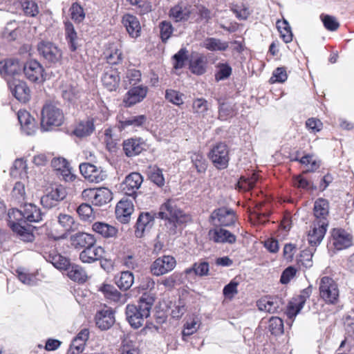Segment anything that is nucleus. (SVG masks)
Listing matches in <instances>:
<instances>
[{"instance_id":"1","label":"nucleus","mask_w":354,"mask_h":354,"mask_svg":"<svg viewBox=\"0 0 354 354\" xmlns=\"http://www.w3.org/2000/svg\"><path fill=\"white\" fill-rule=\"evenodd\" d=\"M154 301L155 297L152 294L145 292L140 297L138 306L133 304L127 306L126 317L131 327L138 328L143 325L145 319L150 315Z\"/></svg>"},{"instance_id":"2","label":"nucleus","mask_w":354,"mask_h":354,"mask_svg":"<svg viewBox=\"0 0 354 354\" xmlns=\"http://www.w3.org/2000/svg\"><path fill=\"white\" fill-rule=\"evenodd\" d=\"M159 216L165 220V227L170 235L176 234L178 227L190 219L188 215L177 207L175 201L171 199L161 205Z\"/></svg>"},{"instance_id":"3","label":"nucleus","mask_w":354,"mask_h":354,"mask_svg":"<svg viewBox=\"0 0 354 354\" xmlns=\"http://www.w3.org/2000/svg\"><path fill=\"white\" fill-rule=\"evenodd\" d=\"M64 120V113L59 107L51 103L44 106L41 111V129L51 131L55 127L61 126Z\"/></svg>"},{"instance_id":"4","label":"nucleus","mask_w":354,"mask_h":354,"mask_svg":"<svg viewBox=\"0 0 354 354\" xmlns=\"http://www.w3.org/2000/svg\"><path fill=\"white\" fill-rule=\"evenodd\" d=\"M319 296L328 304H336L339 301V290L337 283L331 277H323L320 279Z\"/></svg>"},{"instance_id":"5","label":"nucleus","mask_w":354,"mask_h":354,"mask_svg":"<svg viewBox=\"0 0 354 354\" xmlns=\"http://www.w3.org/2000/svg\"><path fill=\"white\" fill-rule=\"evenodd\" d=\"M8 216L10 226L13 232H16L24 241H32L33 234L19 223L20 221H24L23 208L20 210L17 209L10 210Z\"/></svg>"},{"instance_id":"6","label":"nucleus","mask_w":354,"mask_h":354,"mask_svg":"<svg viewBox=\"0 0 354 354\" xmlns=\"http://www.w3.org/2000/svg\"><path fill=\"white\" fill-rule=\"evenodd\" d=\"M209 158L218 169H225L229 162V150L224 143L215 145L209 153Z\"/></svg>"},{"instance_id":"7","label":"nucleus","mask_w":354,"mask_h":354,"mask_svg":"<svg viewBox=\"0 0 354 354\" xmlns=\"http://www.w3.org/2000/svg\"><path fill=\"white\" fill-rule=\"evenodd\" d=\"M37 50L48 63L57 64L61 62L62 50L50 41L39 42L37 45Z\"/></svg>"},{"instance_id":"8","label":"nucleus","mask_w":354,"mask_h":354,"mask_svg":"<svg viewBox=\"0 0 354 354\" xmlns=\"http://www.w3.org/2000/svg\"><path fill=\"white\" fill-rule=\"evenodd\" d=\"M210 220L214 225L218 226H230L235 223L234 212L230 208L223 207L214 209L210 216Z\"/></svg>"},{"instance_id":"9","label":"nucleus","mask_w":354,"mask_h":354,"mask_svg":"<svg viewBox=\"0 0 354 354\" xmlns=\"http://www.w3.org/2000/svg\"><path fill=\"white\" fill-rule=\"evenodd\" d=\"M176 261L174 257L165 255L156 259L151 265V272L155 276H161L174 270Z\"/></svg>"},{"instance_id":"10","label":"nucleus","mask_w":354,"mask_h":354,"mask_svg":"<svg viewBox=\"0 0 354 354\" xmlns=\"http://www.w3.org/2000/svg\"><path fill=\"white\" fill-rule=\"evenodd\" d=\"M80 171L84 177L88 181L99 183L104 180L107 174L101 167H97L91 163H82L80 165Z\"/></svg>"},{"instance_id":"11","label":"nucleus","mask_w":354,"mask_h":354,"mask_svg":"<svg viewBox=\"0 0 354 354\" xmlns=\"http://www.w3.org/2000/svg\"><path fill=\"white\" fill-rule=\"evenodd\" d=\"M67 195L66 189L62 185H56L50 192L41 198L40 202L44 207L50 209L64 200Z\"/></svg>"},{"instance_id":"12","label":"nucleus","mask_w":354,"mask_h":354,"mask_svg":"<svg viewBox=\"0 0 354 354\" xmlns=\"http://www.w3.org/2000/svg\"><path fill=\"white\" fill-rule=\"evenodd\" d=\"M8 84L10 91L16 99L22 102H26L29 100L30 91L25 82L12 78L8 80Z\"/></svg>"},{"instance_id":"13","label":"nucleus","mask_w":354,"mask_h":354,"mask_svg":"<svg viewBox=\"0 0 354 354\" xmlns=\"http://www.w3.org/2000/svg\"><path fill=\"white\" fill-rule=\"evenodd\" d=\"M257 306L261 311L277 313L283 310V301L277 297H264L257 301Z\"/></svg>"},{"instance_id":"14","label":"nucleus","mask_w":354,"mask_h":354,"mask_svg":"<svg viewBox=\"0 0 354 354\" xmlns=\"http://www.w3.org/2000/svg\"><path fill=\"white\" fill-rule=\"evenodd\" d=\"M328 226V221L320 220L315 222L308 232V241L311 246L318 245L322 241Z\"/></svg>"},{"instance_id":"15","label":"nucleus","mask_w":354,"mask_h":354,"mask_svg":"<svg viewBox=\"0 0 354 354\" xmlns=\"http://www.w3.org/2000/svg\"><path fill=\"white\" fill-rule=\"evenodd\" d=\"M24 73L28 80L32 82L44 80V68L36 60H30L24 66Z\"/></svg>"},{"instance_id":"16","label":"nucleus","mask_w":354,"mask_h":354,"mask_svg":"<svg viewBox=\"0 0 354 354\" xmlns=\"http://www.w3.org/2000/svg\"><path fill=\"white\" fill-rule=\"evenodd\" d=\"M154 223V217L149 212L140 214L136 223L135 235L138 238L144 236L145 232H149Z\"/></svg>"},{"instance_id":"17","label":"nucleus","mask_w":354,"mask_h":354,"mask_svg":"<svg viewBox=\"0 0 354 354\" xmlns=\"http://www.w3.org/2000/svg\"><path fill=\"white\" fill-rule=\"evenodd\" d=\"M208 236L209 239L216 243L233 244L236 241V237L234 234L220 227L209 230Z\"/></svg>"},{"instance_id":"18","label":"nucleus","mask_w":354,"mask_h":354,"mask_svg":"<svg viewBox=\"0 0 354 354\" xmlns=\"http://www.w3.org/2000/svg\"><path fill=\"white\" fill-rule=\"evenodd\" d=\"M142 181V176L139 173H131L122 183V191L126 195L133 196L140 187Z\"/></svg>"},{"instance_id":"19","label":"nucleus","mask_w":354,"mask_h":354,"mask_svg":"<svg viewBox=\"0 0 354 354\" xmlns=\"http://www.w3.org/2000/svg\"><path fill=\"white\" fill-rule=\"evenodd\" d=\"M71 245L75 249H86L90 246H94L96 239L94 235L86 232H77L70 238Z\"/></svg>"},{"instance_id":"20","label":"nucleus","mask_w":354,"mask_h":354,"mask_svg":"<svg viewBox=\"0 0 354 354\" xmlns=\"http://www.w3.org/2000/svg\"><path fill=\"white\" fill-rule=\"evenodd\" d=\"M105 254L104 249L101 246H90L80 253V259L84 263H92L100 261Z\"/></svg>"},{"instance_id":"21","label":"nucleus","mask_w":354,"mask_h":354,"mask_svg":"<svg viewBox=\"0 0 354 354\" xmlns=\"http://www.w3.org/2000/svg\"><path fill=\"white\" fill-rule=\"evenodd\" d=\"M332 237L333 244L338 250L347 248L352 245V237L351 234L343 229H333Z\"/></svg>"},{"instance_id":"22","label":"nucleus","mask_w":354,"mask_h":354,"mask_svg":"<svg viewBox=\"0 0 354 354\" xmlns=\"http://www.w3.org/2000/svg\"><path fill=\"white\" fill-rule=\"evenodd\" d=\"M133 210L134 207L131 201L122 199L118 202L115 207L116 218L120 222L127 223L130 221L131 215Z\"/></svg>"},{"instance_id":"23","label":"nucleus","mask_w":354,"mask_h":354,"mask_svg":"<svg viewBox=\"0 0 354 354\" xmlns=\"http://www.w3.org/2000/svg\"><path fill=\"white\" fill-rule=\"evenodd\" d=\"M102 82L104 87L109 91H115L120 82V73L113 67H107L104 71Z\"/></svg>"},{"instance_id":"24","label":"nucleus","mask_w":354,"mask_h":354,"mask_svg":"<svg viewBox=\"0 0 354 354\" xmlns=\"http://www.w3.org/2000/svg\"><path fill=\"white\" fill-rule=\"evenodd\" d=\"M148 88L143 85L133 86L127 93L124 100L127 106L140 102L146 97Z\"/></svg>"},{"instance_id":"25","label":"nucleus","mask_w":354,"mask_h":354,"mask_svg":"<svg viewBox=\"0 0 354 354\" xmlns=\"http://www.w3.org/2000/svg\"><path fill=\"white\" fill-rule=\"evenodd\" d=\"M95 319L96 326L102 330L110 328L115 323L114 314L111 309L98 311Z\"/></svg>"},{"instance_id":"26","label":"nucleus","mask_w":354,"mask_h":354,"mask_svg":"<svg viewBox=\"0 0 354 354\" xmlns=\"http://www.w3.org/2000/svg\"><path fill=\"white\" fill-rule=\"evenodd\" d=\"M17 116L23 131L28 136L34 134L37 129L36 123L30 114L26 111L20 110L18 112Z\"/></svg>"},{"instance_id":"27","label":"nucleus","mask_w":354,"mask_h":354,"mask_svg":"<svg viewBox=\"0 0 354 354\" xmlns=\"http://www.w3.org/2000/svg\"><path fill=\"white\" fill-rule=\"evenodd\" d=\"M192 12V6L180 3L171 8L169 11V17L175 21H187Z\"/></svg>"},{"instance_id":"28","label":"nucleus","mask_w":354,"mask_h":354,"mask_svg":"<svg viewBox=\"0 0 354 354\" xmlns=\"http://www.w3.org/2000/svg\"><path fill=\"white\" fill-rule=\"evenodd\" d=\"M122 24L127 31L133 38H137L140 35V24L136 17L132 15H124L122 17Z\"/></svg>"},{"instance_id":"29","label":"nucleus","mask_w":354,"mask_h":354,"mask_svg":"<svg viewBox=\"0 0 354 354\" xmlns=\"http://www.w3.org/2000/svg\"><path fill=\"white\" fill-rule=\"evenodd\" d=\"M94 130V119L93 118H88L78 122L73 133L78 138H84L90 136Z\"/></svg>"},{"instance_id":"30","label":"nucleus","mask_w":354,"mask_h":354,"mask_svg":"<svg viewBox=\"0 0 354 354\" xmlns=\"http://www.w3.org/2000/svg\"><path fill=\"white\" fill-rule=\"evenodd\" d=\"M24 221L38 223L42 220L44 213L32 203H26L23 207Z\"/></svg>"},{"instance_id":"31","label":"nucleus","mask_w":354,"mask_h":354,"mask_svg":"<svg viewBox=\"0 0 354 354\" xmlns=\"http://www.w3.org/2000/svg\"><path fill=\"white\" fill-rule=\"evenodd\" d=\"M53 169L57 171V175L62 176L65 180H71L73 178L68 162L62 158H53L51 161Z\"/></svg>"},{"instance_id":"32","label":"nucleus","mask_w":354,"mask_h":354,"mask_svg":"<svg viewBox=\"0 0 354 354\" xmlns=\"http://www.w3.org/2000/svg\"><path fill=\"white\" fill-rule=\"evenodd\" d=\"M21 66L15 59H9L0 62V74L4 76H12L21 71Z\"/></svg>"},{"instance_id":"33","label":"nucleus","mask_w":354,"mask_h":354,"mask_svg":"<svg viewBox=\"0 0 354 354\" xmlns=\"http://www.w3.org/2000/svg\"><path fill=\"white\" fill-rule=\"evenodd\" d=\"M92 230L106 239L115 237L118 232L114 226L99 221L92 225Z\"/></svg>"},{"instance_id":"34","label":"nucleus","mask_w":354,"mask_h":354,"mask_svg":"<svg viewBox=\"0 0 354 354\" xmlns=\"http://www.w3.org/2000/svg\"><path fill=\"white\" fill-rule=\"evenodd\" d=\"M144 143L140 139L131 138L125 140L123 143V149L125 154L129 156H133L139 154L143 150Z\"/></svg>"},{"instance_id":"35","label":"nucleus","mask_w":354,"mask_h":354,"mask_svg":"<svg viewBox=\"0 0 354 354\" xmlns=\"http://www.w3.org/2000/svg\"><path fill=\"white\" fill-rule=\"evenodd\" d=\"M66 270L68 271L67 276L74 281L84 283L87 279L86 271L79 265L70 263Z\"/></svg>"},{"instance_id":"36","label":"nucleus","mask_w":354,"mask_h":354,"mask_svg":"<svg viewBox=\"0 0 354 354\" xmlns=\"http://www.w3.org/2000/svg\"><path fill=\"white\" fill-rule=\"evenodd\" d=\"M146 120L147 118L144 115H131L127 118L120 119L118 123V128L120 131H122L129 126L139 127L142 126Z\"/></svg>"},{"instance_id":"37","label":"nucleus","mask_w":354,"mask_h":354,"mask_svg":"<svg viewBox=\"0 0 354 354\" xmlns=\"http://www.w3.org/2000/svg\"><path fill=\"white\" fill-rule=\"evenodd\" d=\"M329 205L327 200L319 198L314 204V215L318 221L324 220L327 221L326 217L328 215Z\"/></svg>"},{"instance_id":"38","label":"nucleus","mask_w":354,"mask_h":354,"mask_svg":"<svg viewBox=\"0 0 354 354\" xmlns=\"http://www.w3.org/2000/svg\"><path fill=\"white\" fill-rule=\"evenodd\" d=\"M57 221L66 234L75 231L78 227V223L75 221V218L67 214H59L57 216Z\"/></svg>"},{"instance_id":"39","label":"nucleus","mask_w":354,"mask_h":354,"mask_svg":"<svg viewBox=\"0 0 354 354\" xmlns=\"http://www.w3.org/2000/svg\"><path fill=\"white\" fill-rule=\"evenodd\" d=\"M47 261L50 262L56 268L64 270L68 269L71 263L68 259L55 252L48 255Z\"/></svg>"},{"instance_id":"40","label":"nucleus","mask_w":354,"mask_h":354,"mask_svg":"<svg viewBox=\"0 0 354 354\" xmlns=\"http://www.w3.org/2000/svg\"><path fill=\"white\" fill-rule=\"evenodd\" d=\"M203 46L211 51H224L228 46V42L223 41L220 39L208 37L203 41Z\"/></svg>"},{"instance_id":"41","label":"nucleus","mask_w":354,"mask_h":354,"mask_svg":"<svg viewBox=\"0 0 354 354\" xmlns=\"http://www.w3.org/2000/svg\"><path fill=\"white\" fill-rule=\"evenodd\" d=\"M206 61L202 55L193 56L190 60L189 68L191 71L196 75H202L205 72Z\"/></svg>"},{"instance_id":"42","label":"nucleus","mask_w":354,"mask_h":354,"mask_svg":"<svg viewBox=\"0 0 354 354\" xmlns=\"http://www.w3.org/2000/svg\"><path fill=\"white\" fill-rule=\"evenodd\" d=\"M134 281V277L129 271L121 272L120 277L116 279L115 283L120 290H127L129 289Z\"/></svg>"},{"instance_id":"43","label":"nucleus","mask_w":354,"mask_h":354,"mask_svg":"<svg viewBox=\"0 0 354 354\" xmlns=\"http://www.w3.org/2000/svg\"><path fill=\"white\" fill-rule=\"evenodd\" d=\"M190 159L198 173L201 174L205 172L207 165L202 153L199 152H192L190 155Z\"/></svg>"},{"instance_id":"44","label":"nucleus","mask_w":354,"mask_h":354,"mask_svg":"<svg viewBox=\"0 0 354 354\" xmlns=\"http://www.w3.org/2000/svg\"><path fill=\"white\" fill-rule=\"evenodd\" d=\"M77 213L80 219L84 221H92L95 218L91 205L86 203H83L78 206Z\"/></svg>"},{"instance_id":"45","label":"nucleus","mask_w":354,"mask_h":354,"mask_svg":"<svg viewBox=\"0 0 354 354\" xmlns=\"http://www.w3.org/2000/svg\"><path fill=\"white\" fill-rule=\"evenodd\" d=\"M113 198L111 191L106 187L97 188V198L95 201V206H102L109 203Z\"/></svg>"},{"instance_id":"46","label":"nucleus","mask_w":354,"mask_h":354,"mask_svg":"<svg viewBox=\"0 0 354 354\" xmlns=\"http://www.w3.org/2000/svg\"><path fill=\"white\" fill-rule=\"evenodd\" d=\"M209 264L205 261L195 263L192 268H187L185 270L186 274H192L198 276H205L208 274Z\"/></svg>"},{"instance_id":"47","label":"nucleus","mask_w":354,"mask_h":354,"mask_svg":"<svg viewBox=\"0 0 354 354\" xmlns=\"http://www.w3.org/2000/svg\"><path fill=\"white\" fill-rule=\"evenodd\" d=\"M208 102L203 98H196L193 100L192 111L199 117H205L208 110Z\"/></svg>"},{"instance_id":"48","label":"nucleus","mask_w":354,"mask_h":354,"mask_svg":"<svg viewBox=\"0 0 354 354\" xmlns=\"http://www.w3.org/2000/svg\"><path fill=\"white\" fill-rule=\"evenodd\" d=\"M141 81V73L135 68L128 69L125 77H124V84L125 86H136Z\"/></svg>"},{"instance_id":"49","label":"nucleus","mask_w":354,"mask_h":354,"mask_svg":"<svg viewBox=\"0 0 354 354\" xmlns=\"http://www.w3.org/2000/svg\"><path fill=\"white\" fill-rule=\"evenodd\" d=\"M148 176L149 179L158 187H162L165 185V178L162 171L160 168L156 166L149 167Z\"/></svg>"},{"instance_id":"50","label":"nucleus","mask_w":354,"mask_h":354,"mask_svg":"<svg viewBox=\"0 0 354 354\" xmlns=\"http://www.w3.org/2000/svg\"><path fill=\"white\" fill-rule=\"evenodd\" d=\"M18 279L24 284L34 286L37 283V279L34 274L28 273L24 268H19L16 270Z\"/></svg>"},{"instance_id":"51","label":"nucleus","mask_w":354,"mask_h":354,"mask_svg":"<svg viewBox=\"0 0 354 354\" xmlns=\"http://www.w3.org/2000/svg\"><path fill=\"white\" fill-rule=\"evenodd\" d=\"M62 96L68 102H75L80 96V90L75 86H66L62 90Z\"/></svg>"},{"instance_id":"52","label":"nucleus","mask_w":354,"mask_h":354,"mask_svg":"<svg viewBox=\"0 0 354 354\" xmlns=\"http://www.w3.org/2000/svg\"><path fill=\"white\" fill-rule=\"evenodd\" d=\"M65 32L66 39L70 44V48L72 51L77 49V33L74 29L73 25L71 23H66Z\"/></svg>"},{"instance_id":"53","label":"nucleus","mask_w":354,"mask_h":354,"mask_svg":"<svg viewBox=\"0 0 354 354\" xmlns=\"http://www.w3.org/2000/svg\"><path fill=\"white\" fill-rule=\"evenodd\" d=\"M100 290L110 300L118 301L120 299V293L111 285L104 284Z\"/></svg>"},{"instance_id":"54","label":"nucleus","mask_w":354,"mask_h":354,"mask_svg":"<svg viewBox=\"0 0 354 354\" xmlns=\"http://www.w3.org/2000/svg\"><path fill=\"white\" fill-rule=\"evenodd\" d=\"M268 329L272 334L275 335L283 333V320L278 317H272L269 320Z\"/></svg>"},{"instance_id":"55","label":"nucleus","mask_w":354,"mask_h":354,"mask_svg":"<svg viewBox=\"0 0 354 354\" xmlns=\"http://www.w3.org/2000/svg\"><path fill=\"white\" fill-rule=\"evenodd\" d=\"M21 6L25 15L27 16L34 17L39 12L38 5L33 0H26L24 1Z\"/></svg>"},{"instance_id":"56","label":"nucleus","mask_w":354,"mask_h":354,"mask_svg":"<svg viewBox=\"0 0 354 354\" xmlns=\"http://www.w3.org/2000/svg\"><path fill=\"white\" fill-rule=\"evenodd\" d=\"M218 71L215 75L216 81L223 80L228 78L232 74V68L225 63H219L217 65Z\"/></svg>"},{"instance_id":"57","label":"nucleus","mask_w":354,"mask_h":354,"mask_svg":"<svg viewBox=\"0 0 354 354\" xmlns=\"http://www.w3.org/2000/svg\"><path fill=\"white\" fill-rule=\"evenodd\" d=\"M187 53V49L183 48L173 56L174 60V67L176 69L182 68L185 66L188 59Z\"/></svg>"},{"instance_id":"58","label":"nucleus","mask_w":354,"mask_h":354,"mask_svg":"<svg viewBox=\"0 0 354 354\" xmlns=\"http://www.w3.org/2000/svg\"><path fill=\"white\" fill-rule=\"evenodd\" d=\"M104 55L107 62L110 64H117L122 60V52L117 48L106 50Z\"/></svg>"},{"instance_id":"59","label":"nucleus","mask_w":354,"mask_h":354,"mask_svg":"<svg viewBox=\"0 0 354 354\" xmlns=\"http://www.w3.org/2000/svg\"><path fill=\"white\" fill-rule=\"evenodd\" d=\"M122 265L127 269L140 270V264L139 259L133 254H128L123 257Z\"/></svg>"},{"instance_id":"60","label":"nucleus","mask_w":354,"mask_h":354,"mask_svg":"<svg viewBox=\"0 0 354 354\" xmlns=\"http://www.w3.org/2000/svg\"><path fill=\"white\" fill-rule=\"evenodd\" d=\"M183 94L173 89H167L165 92V98L169 102L175 105H181L183 104Z\"/></svg>"},{"instance_id":"61","label":"nucleus","mask_w":354,"mask_h":354,"mask_svg":"<svg viewBox=\"0 0 354 354\" xmlns=\"http://www.w3.org/2000/svg\"><path fill=\"white\" fill-rule=\"evenodd\" d=\"M234 113V108L232 105L227 103H219L218 117L223 120H227L228 118L232 117Z\"/></svg>"},{"instance_id":"62","label":"nucleus","mask_w":354,"mask_h":354,"mask_svg":"<svg viewBox=\"0 0 354 354\" xmlns=\"http://www.w3.org/2000/svg\"><path fill=\"white\" fill-rule=\"evenodd\" d=\"M259 180L257 174L253 173L250 177L241 176L239 183L245 189H252Z\"/></svg>"},{"instance_id":"63","label":"nucleus","mask_w":354,"mask_h":354,"mask_svg":"<svg viewBox=\"0 0 354 354\" xmlns=\"http://www.w3.org/2000/svg\"><path fill=\"white\" fill-rule=\"evenodd\" d=\"M121 131H122L119 130L118 125L117 127L106 129L104 131V140L107 145L112 144L113 141L118 140L120 138L118 133H120Z\"/></svg>"},{"instance_id":"64","label":"nucleus","mask_w":354,"mask_h":354,"mask_svg":"<svg viewBox=\"0 0 354 354\" xmlns=\"http://www.w3.org/2000/svg\"><path fill=\"white\" fill-rule=\"evenodd\" d=\"M160 37L163 42H166L173 32V28L170 22L164 21L160 25Z\"/></svg>"}]
</instances>
